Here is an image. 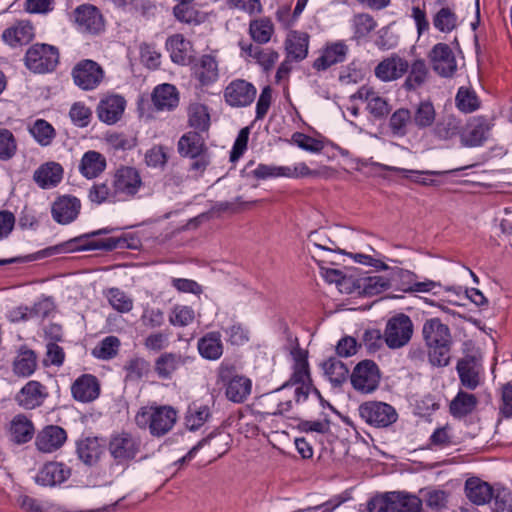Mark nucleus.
Segmentation results:
<instances>
[{
	"label": "nucleus",
	"instance_id": "obj_32",
	"mask_svg": "<svg viewBox=\"0 0 512 512\" xmlns=\"http://www.w3.org/2000/svg\"><path fill=\"white\" fill-rule=\"evenodd\" d=\"M207 151L203 137L197 131L182 135L178 141V152L183 157H195Z\"/></svg>",
	"mask_w": 512,
	"mask_h": 512
},
{
	"label": "nucleus",
	"instance_id": "obj_30",
	"mask_svg": "<svg viewBox=\"0 0 512 512\" xmlns=\"http://www.w3.org/2000/svg\"><path fill=\"white\" fill-rule=\"evenodd\" d=\"M105 168V157L94 150L84 153L79 164V172L87 179H94L98 177Z\"/></svg>",
	"mask_w": 512,
	"mask_h": 512
},
{
	"label": "nucleus",
	"instance_id": "obj_20",
	"mask_svg": "<svg viewBox=\"0 0 512 512\" xmlns=\"http://www.w3.org/2000/svg\"><path fill=\"white\" fill-rule=\"evenodd\" d=\"M59 49L56 46L36 43L25 54V64H58Z\"/></svg>",
	"mask_w": 512,
	"mask_h": 512
},
{
	"label": "nucleus",
	"instance_id": "obj_57",
	"mask_svg": "<svg viewBox=\"0 0 512 512\" xmlns=\"http://www.w3.org/2000/svg\"><path fill=\"white\" fill-rule=\"evenodd\" d=\"M353 28L355 37L363 38L376 28V22L369 14H357L353 18Z\"/></svg>",
	"mask_w": 512,
	"mask_h": 512
},
{
	"label": "nucleus",
	"instance_id": "obj_43",
	"mask_svg": "<svg viewBox=\"0 0 512 512\" xmlns=\"http://www.w3.org/2000/svg\"><path fill=\"white\" fill-rule=\"evenodd\" d=\"M461 121L454 115H447L439 120L434 129V135L441 140H448L461 133Z\"/></svg>",
	"mask_w": 512,
	"mask_h": 512
},
{
	"label": "nucleus",
	"instance_id": "obj_5",
	"mask_svg": "<svg viewBox=\"0 0 512 512\" xmlns=\"http://www.w3.org/2000/svg\"><path fill=\"white\" fill-rule=\"evenodd\" d=\"M493 120L486 116H473L468 119L460 133V142L464 147H479L489 140Z\"/></svg>",
	"mask_w": 512,
	"mask_h": 512
},
{
	"label": "nucleus",
	"instance_id": "obj_54",
	"mask_svg": "<svg viewBox=\"0 0 512 512\" xmlns=\"http://www.w3.org/2000/svg\"><path fill=\"white\" fill-rule=\"evenodd\" d=\"M311 385L309 365L293 366V373L290 379L284 383L276 392L288 391L293 386Z\"/></svg>",
	"mask_w": 512,
	"mask_h": 512
},
{
	"label": "nucleus",
	"instance_id": "obj_9",
	"mask_svg": "<svg viewBox=\"0 0 512 512\" xmlns=\"http://www.w3.org/2000/svg\"><path fill=\"white\" fill-rule=\"evenodd\" d=\"M108 450L117 464H124L135 458L140 450V441L130 433L121 432L111 436Z\"/></svg>",
	"mask_w": 512,
	"mask_h": 512
},
{
	"label": "nucleus",
	"instance_id": "obj_18",
	"mask_svg": "<svg viewBox=\"0 0 512 512\" xmlns=\"http://www.w3.org/2000/svg\"><path fill=\"white\" fill-rule=\"evenodd\" d=\"M33 38L34 28L27 20L17 21L2 33L4 42L12 47L28 44Z\"/></svg>",
	"mask_w": 512,
	"mask_h": 512
},
{
	"label": "nucleus",
	"instance_id": "obj_27",
	"mask_svg": "<svg viewBox=\"0 0 512 512\" xmlns=\"http://www.w3.org/2000/svg\"><path fill=\"white\" fill-rule=\"evenodd\" d=\"M351 98L367 101V109L375 118H383L390 111L388 102L368 87H361Z\"/></svg>",
	"mask_w": 512,
	"mask_h": 512
},
{
	"label": "nucleus",
	"instance_id": "obj_13",
	"mask_svg": "<svg viewBox=\"0 0 512 512\" xmlns=\"http://www.w3.org/2000/svg\"><path fill=\"white\" fill-rule=\"evenodd\" d=\"M48 397L47 388L39 381H28L16 394L15 401L24 409L41 406Z\"/></svg>",
	"mask_w": 512,
	"mask_h": 512
},
{
	"label": "nucleus",
	"instance_id": "obj_10",
	"mask_svg": "<svg viewBox=\"0 0 512 512\" xmlns=\"http://www.w3.org/2000/svg\"><path fill=\"white\" fill-rule=\"evenodd\" d=\"M77 28L85 33L97 35L104 31L105 21L100 10L90 4H83L74 10Z\"/></svg>",
	"mask_w": 512,
	"mask_h": 512
},
{
	"label": "nucleus",
	"instance_id": "obj_46",
	"mask_svg": "<svg viewBox=\"0 0 512 512\" xmlns=\"http://www.w3.org/2000/svg\"><path fill=\"white\" fill-rule=\"evenodd\" d=\"M29 131L41 146H49L56 136L54 127L44 119H37Z\"/></svg>",
	"mask_w": 512,
	"mask_h": 512
},
{
	"label": "nucleus",
	"instance_id": "obj_12",
	"mask_svg": "<svg viewBox=\"0 0 512 512\" xmlns=\"http://www.w3.org/2000/svg\"><path fill=\"white\" fill-rule=\"evenodd\" d=\"M81 210L80 200L72 195L59 196L52 204L51 214L54 221L61 225L70 224Z\"/></svg>",
	"mask_w": 512,
	"mask_h": 512
},
{
	"label": "nucleus",
	"instance_id": "obj_26",
	"mask_svg": "<svg viewBox=\"0 0 512 512\" xmlns=\"http://www.w3.org/2000/svg\"><path fill=\"white\" fill-rule=\"evenodd\" d=\"M493 487L479 478H469L465 482L467 498L475 505H484L492 500Z\"/></svg>",
	"mask_w": 512,
	"mask_h": 512
},
{
	"label": "nucleus",
	"instance_id": "obj_36",
	"mask_svg": "<svg viewBox=\"0 0 512 512\" xmlns=\"http://www.w3.org/2000/svg\"><path fill=\"white\" fill-rule=\"evenodd\" d=\"M10 433L14 442L18 444L26 443L34 435L33 423L25 415H16L11 421Z\"/></svg>",
	"mask_w": 512,
	"mask_h": 512
},
{
	"label": "nucleus",
	"instance_id": "obj_48",
	"mask_svg": "<svg viewBox=\"0 0 512 512\" xmlns=\"http://www.w3.org/2000/svg\"><path fill=\"white\" fill-rule=\"evenodd\" d=\"M173 15L179 22L198 25L202 22L200 12L191 3L177 2L173 7Z\"/></svg>",
	"mask_w": 512,
	"mask_h": 512
},
{
	"label": "nucleus",
	"instance_id": "obj_56",
	"mask_svg": "<svg viewBox=\"0 0 512 512\" xmlns=\"http://www.w3.org/2000/svg\"><path fill=\"white\" fill-rule=\"evenodd\" d=\"M492 499V512H512V491L509 488L497 487L493 491Z\"/></svg>",
	"mask_w": 512,
	"mask_h": 512
},
{
	"label": "nucleus",
	"instance_id": "obj_3",
	"mask_svg": "<svg viewBox=\"0 0 512 512\" xmlns=\"http://www.w3.org/2000/svg\"><path fill=\"white\" fill-rule=\"evenodd\" d=\"M218 379L225 388L226 398L233 403H244L251 394V379L237 374L233 366L222 363L219 367Z\"/></svg>",
	"mask_w": 512,
	"mask_h": 512
},
{
	"label": "nucleus",
	"instance_id": "obj_38",
	"mask_svg": "<svg viewBox=\"0 0 512 512\" xmlns=\"http://www.w3.org/2000/svg\"><path fill=\"white\" fill-rule=\"evenodd\" d=\"M348 47L343 41L329 43L325 46L320 57L314 64H337L346 60Z\"/></svg>",
	"mask_w": 512,
	"mask_h": 512
},
{
	"label": "nucleus",
	"instance_id": "obj_11",
	"mask_svg": "<svg viewBox=\"0 0 512 512\" xmlns=\"http://www.w3.org/2000/svg\"><path fill=\"white\" fill-rule=\"evenodd\" d=\"M256 93V87L252 83L243 79H236L225 88L224 98L231 107H247L255 100Z\"/></svg>",
	"mask_w": 512,
	"mask_h": 512
},
{
	"label": "nucleus",
	"instance_id": "obj_44",
	"mask_svg": "<svg viewBox=\"0 0 512 512\" xmlns=\"http://www.w3.org/2000/svg\"><path fill=\"white\" fill-rule=\"evenodd\" d=\"M249 33L255 42L264 44L270 41L274 33V25L266 17L255 19L250 22Z\"/></svg>",
	"mask_w": 512,
	"mask_h": 512
},
{
	"label": "nucleus",
	"instance_id": "obj_62",
	"mask_svg": "<svg viewBox=\"0 0 512 512\" xmlns=\"http://www.w3.org/2000/svg\"><path fill=\"white\" fill-rule=\"evenodd\" d=\"M125 370L127 379L139 380L149 372V363L143 358H134L128 361Z\"/></svg>",
	"mask_w": 512,
	"mask_h": 512
},
{
	"label": "nucleus",
	"instance_id": "obj_28",
	"mask_svg": "<svg viewBox=\"0 0 512 512\" xmlns=\"http://www.w3.org/2000/svg\"><path fill=\"white\" fill-rule=\"evenodd\" d=\"M63 177V168L56 162L41 165L34 173L35 182L43 189L57 186Z\"/></svg>",
	"mask_w": 512,
	"mask_h": 512
},
{
	"label": "nucleus",
	"instance_id": "obj_63",
	"mask_svg": "<svg viewBox=\"0 0 512 512\" xmlns=\"http://www.w3.org/2000/svg\"><path fill=\"white\" fill-rule=\"evenodd\" d=\"M422 502L414 496L398 492L396 512H421Z\"/></svg>",
	"mask_w": 512,
	"mask_h": 512
},
{
	"label": "nucleus",
	"instance_id": "obj_40",
	"mask_svg": "<svg viewBox=\"0 0 512 512\" xmlns=\"http://www.w3.org/2000/svg\"><path fill=\"white\" fill-rule=\"evenodd\" d=\"M188 124L199 132H205L210 127L208 108L201 103H192L188 107Z\"/></svg>",
	"mask_w": 512,
	"mask_h": 512
},
{
	"label": "nucleus",
	"instance_id": "obj_60",
	"mask_svg": "<svg viewBox=\"0 0 512 512\" xmlns=\"http://www.w3.org/2000/svg\"><path fill=\"white\" fill-rule=\"evenodd\" d=\"M429 58L433 64H454L455 62L453 51L446 43H437L430 51Z\"/></svg>",
	"mask_w": 512,
	"mask_h": 512
},
{
	"label": "nucleus",
	"instance_id": "obj_23",
	"mask_svg": "<svg viewBox=\"0 0 512 512\" xmlns=\"http://www.w3.org/2000/svg\"><path fill=\"white\" fill-rule=\"evenodd\" d=\"M309 35L305 32L291 31L285 41L287 58L291 61L300 62L308 54Z\"/></svg>",
	"mask_w": 512,
	"mask_h": 512
},
{
	"label": "nucleus",
	"instance_id": "obj_2",
	"mask_svg": "<svg viewBox=\"0 0 512 512\" xmlns=\"http://www.w3.org/2000/svg\"><path fill=\"white\" fill-rule=\"evenodd\" d=\"M177 411L169 405H150L142 407L135 416L138 427L148 428L153 436L167 434L175 425Z\"/></svg>",
	"mask_w": 512,
	"mask_h": 512
},
{
	"label": "nucleus",
	"instance_id": "obj_34",
	"mask_svg": "<svg viewBox=\"0 0 512 512\" xmlns=\"http://www.w3.org/2000/svg\"><path fill=\"white\" fill-rule=\"evenodd\" d=\"M398 492H388L376 495L366 505L361 506L360 512H396Z\"/></svg>",
	"mask_w": 512,
	"mask_h": 512
},
{
	"label": "nucleus",
	"instance_id": "obj_64",
	"mask_svg": "<svg viewBox=\"0 0 512 512\" xmlns=\"http://www.w3.org/2000/svg\"><path fill=\"white\" fill-rule=\"evenodd\" d=\"M16 151V142L11 131L0 129V159H10Z\"/></svg>",
	"mask_w": 512,
	"mask_h": 512
},
{
	"label": "nucleus",
	"instance_id": "obj_14",
	"mask_svg": "<svg viewBox=\"0 0 512 512\" xmlns=\"http://www.w3.org/2000/svg\"><path fill=\"white\" fill-rule=\"evenodd\" d=\"M66 440L67 433L62 427L48 425L37 434L35 445L43 453H52L60 449Z\"/></svg>",
	"mask_w": 512,
	"mask_h": 512
},
{
	"label": "nucleus",
	"instance_id": "obj_24",
	"mask_svg": "<svg viewBox=\"0 0 512 512\" xmlns=\"http://www.w3.org/2000/svg\"><path fill=\"white\" fill-rule=\"evenodd\" d=\"M242 174L246 178H252L256 180H267L270 178H278L284 177V175H290L288 166H276L260 163L254 167V161L247 163L245 168L242 170Z\"/></svg>",
	"mask_w": 512,
	"mask_h": 512
},
{
	"label": "nucleus",
	"instance_id": "obj_55",
	"mask_svg": "<svg viewBox=\"0 0 512 512\" xmlns=\"http://www.w3.org/2000/svg\"><path fill=\"white\" fill-rule=\"evenodd\" d=\"M110 305L121 313H127L133 308L132 299L119 288H111L106 294Z\"/></svg>",
	"mask_w": 512,
	"mask_h": 512
},
{
	"label": "nucleus",
	"instance_id": "obj_22",
	"mask_svg": "<svg viewBox=\"0 0 512 512\" xmlns=\"http://www.w3.org/2000/svg\"><path fill=\"white\" fill-rule=\"evenodd\" d=\"M166 49L170 53V58L174 64H185L186 61L192 62V44L182 34H174L168 37Z\"/></svg>",
	"mask_w": 512,
	"mask_h": 512
},
{
	"label": "nucleus",
	"instance_id": "obj_51",
	"mask_svg": "<svg viewBox=\"0 0 512 512\" xmlns=\"http://www.w3.org/2000/svg\"><path fill=\"white\" fill-rule=\"evenodd\" d=\"M88 199L97 205L104 202H118L111 189V183L108 184L107 182L94 183L88 191Z\"/></svg>",
	"mask_w": 512,
	"mask_h": 512
},
{
	"label": "nucleus",
	"instance_id": "obj_41",
	"mask_svg": "<svg viewBox=\"0 0 512 512\" xmlns=\"http://www.w3.org/2000/svg\"><path fill=\"white\" fill-rule=\"evenodd\" d=\"M323 369L330 382L335 386H341L349 377L348 367L335 357L329 358L323 363Z\"/></svg>",
	"mask_w": 512,
	"mask_h": 512
},
{
	"label": "nucleus",
	"instance_id": "obj_29",
	"mask_svg": "<svg viewBox=\"0 0 512 512\" xmlns=\"http://www.w3.org/2000/svg\"><path fill=\"white\" fill-rule=\"evenodd\" d=\"M197 348L199 354L204 359L218 360L224 350L220 332L212 331L206 333L198 340Z\"/></svg>",
	"mask_w": 512,
	"mask_h": 512
},
{
	"label": "nucleus",
	"instance_id": "obj_21",
	"mask_svg": "<svg viewBox=\"0 0 512 512\" xmlns=\"http://www.w3.org/2000/svg\"><path fill=\"white\" fill-rule=\"evenodd\" d=\"M74 83L83 90L95 89L104 77L101 66H75L72 71Z\"/></svg>",
	"mask_w": 512,
	"mask_h": 512
},
{
	"label": "nucleus",
	"instance_id": "obj_7",
	"mask_svg": "<svg viewBox=\"0 0 512 512\" xmlns=\"http://www.w3.org/2000/svg\"><path fill=\"white\" fill-rule=\"evenodd\" d=\"M360 417L370 426L385 428L397 420L396 410L389 404L377 401H367L359 406Z\"/></svg>",
	"mask_w": 512,
	"mask_h": 512
},
{
	"label": "nucleus",
	"instance_id": "obj_31",
	"mask_svg": "<svg viewBox=\"0 0 512 512\" xmlns=\"http://www.w3.org/2000/svg\"><path fill=\"white\" fill-rule=\"evenodd\" d=\"M185 364V358L179 353H162L154 364V370L160 379H170L173 373Z\"/></svg>",
	"mask_w": 512,
	"mask_h": 512
},
{
	"label": "nucleus",
	"instance_id": "obj_45",
	"mask_svg": "<svg viewBox=\"0 0 512 512\" xmlns=\"http://www.w3.org/2000/svg\"><path fill=\"white\" fill-rule=\"evenodd\" d=\"M241 48L243 54L255 59L256 64H275L279 58V54L270 48H261L253 44L242 45Z\"/></svg>",
	"mask_w": 512,
	"mask_h": 512
},
{
	"label": "nucleus",
	"instance_id": "obj_15",
	"mask_svg": "<svg viewBox=\"0 0 512 512\" xmlns=\"http://www.w3.org/2000/svg\"><path fill=\"white\" fill-rule=\"evenodd\" d=\"M125 107L126 100L122 96L111 95L100 100L96 113L100 121L112 125L121 119Z\"/></svg>",
	"mask_w": 512,
	"mask_h": 512
},
{
	"label": "nucleus",
	"instance_id": "obj_1",
	"mask_svg": "<svg viewBox=\"0 0 512 512\" xmlns=\"http://www.w3.org/2000/svg\"><path fill=\"white\" fill-rule=\"evenodd\" d=\"M422 336L430 364L433 367L449 365L453 340L448 325L437 317L427 319L422 327Z\"/></svg>",
	"mask_w": 512,
	"mask_h": 512
},
{
	"label": "nucleus",
	"instance_id": "obj_39",
	"mask_svg": "<svg viewBox=\"0 0 512 512\" xmlns=\"http://www.w3.org/2000/svg\"><path fill=\"white\" fill-rule=\"evenodd\" d=\"M477 403L475 395L459 391L450 403V412L454 417L462 418L472 413Z\"/></svg>",
	"mask_w": 512,
	"mask_h": 512
},
{
	"label": "nucleus",
	"instance_id": "obj_37",
	"mask_svg": "<svg viewBox=\"0 0 512 512\" xmlns=\"http://www.w3.org/2000/svg\"><path fill=\"white\" fill-rule=\"evenodd\" d=\"M436 119V111L430 100L420 101L414 108L412 114V123L418 129L431 127Z\"/></svg>",
	"mask_w": 512,
	"mask_h": 512
},
{
	"label": "nucleus",
	"instance_id": "obj_35",
	"mask_svg": "<svg viewBox=\"0 0 512 512\" xmlns=\"http://www.w3.org/2000/svg\"><path fill=\"white\" fill-rule=\"evenodd\" d=\"M211 411L210 407L206 404L199 402H193L188 406L185 414L186 427L195 431L204 425V423L210 418Z\"/></svg>",
	"mask_w": 512,
	"mask_h": 512
},
{
	"label": "nucleus",
	"instance_id": "obj_59",
	"mask_svg": "<svg viewBox=\"0 0 512 512\" xmlns=\"http://www.w3.org/2000/svg\"><path fill=\"white\" fill-rule=\"evenodd\" d=\"M292 141L299 148L311 153H319L324 149L323 141L301 132H295L292 135Z\"/></svg>",
	"mask_w": 512,
	"mask_h": 512
},
{
	"label": "nucleus",
	"instance_id": "obj_16",
	"mask_svg": "<svg viewBox=\"0 0 512 512\" xmlns=\"http://www.w3.org/2000/svg\"><path fill=\"white\" fill-rule=\"evenodd\" d=\"M105 446L95 436H88L76 442V453L79 460L87 466L96 465L104 454Z\"/></svg>",
	"mask_w": 512,
	"mask_h": 512
},
{
	"label": "nucleus",
	"instance_id": "obj_52",
	"mask_svg": "<svg viewBox=\"0 0 512 512\" xmlns=\"http://www.w3.org/2000/svg\"><path fill=\"white\" fill-rule=\"evenodd\" d=\"M433 25L441 32H451L457 25V16L449 7H442L433 18Z\"/></svg>",
	"mask_w": 512,
	"mask_h": 512
},
{
	"label": "nucleus",
	"instance_id": "obj_47",
	"mask_svg": "<svg viewBox=\"0 0 512 512\" xmlns=\"http://www.w3.org/2000/svg\"><path fill=\"white\" fill-rule=\"evenodd\" d=\"M477 94L466 87H460L455 97L456 107L463 113H472L480 107Z\"/></svg>",
	"mask_w": 512,
	"mask_h": 512
},
{
	"label": "nucleus",
	"instance_id": "obj_25",
	"mask_svg": "<svg viewBox=\"0 0 512 512\" xmlns=\"http://www.w3.org/2000/svg\"><path fill=\"white\" fill-rule=\"evenodd\" d=\"M151 99L155 109L158 111H171L179 103L177 90L171 84H161L155 87Z\"/></svg>",
	"mask_w": 512,
	"mask_h": 512
},
{
	"label": "nucleus",
	"instance_id": "obj_50",
	"mask_svg": "<svg viewBox=\"0 0 512 512\" xmlns=\"http://www.w3.org/2000/svg\"><path fill=\"white\" fill-rule=\"evenodd\" d=\"M412 123V114L409 109H397L390 117L389 127L396 136H405L407 134V126Z\"/></svg>",
	"mask_w": 512,
	"mask_h": 512
},
{
	"label": "nucleus",
	"instance_id": "obj_17",
	"mask_svg": "<svg viewBox=\"0 0 512 512\" xmlns=\"http://www.w3.org/2000/svg\"><path fill=\"white\" fill-rule=\"evenodd\" d=\"M73 397L80 402H91L100 393L97 378L91 374H83L78 377L71 386Z\"/></svg>",
	"mask_w": 512,
	"mask_h": 512
},
{
	"label": "nucleus",
	"instance_id": "obj_58",
	"mask_svg": "<svg viewBox=\"0 0 512 512\" xmlns=\"http://www.w3.org/2000/svg\"><path fill=\"white\" fill-rule=\"evenodd\" d=\"M69 116L74 125L83 128L89 125L92 111L84 103L76 102L71 106Z\"/></svg>",
	"mask_w": 512,
	"mask_h": 512
},
{
	"label": "nucleus",
	"instance_id": "obj_42",
	"mask_svg": "<svg viewBox=\"0 0 512 512\" xmlns=\"http://www.w3.org/2000/svg\"><path fill=\"white\" fill-rule=\"evenodd\" d=\"M457 372L461 384L469 390H474L479 385V373L472 359H461L457 363Z\"/></svg>",
	"mask_w": 512,
	"mask_h": 512
},
{
	"label": "nucleus",
	"instance_id": "obj_6",
	"mask_svg": "<svg viewBox=\"0 0 512 512\" xmlns=\"http://www.w3.org/2000/svg\"><path fill=\"white\" fill-rule=\"evenodd\" d=\"M413 334V323L409 316L400 313L390 318L384 331V341L391 349L405 346Z\"/></svg>",
	"mask_w": 512,
	"mask_h": 512
},
{
	"label": "nucleus",
	"instance_id": "obj_61",
	"mask_svg": "<svg viewBox=\"0 0 512 512\" xmlns=\"http://www.w3.org/2000/svg\"><path fill=\"white\" fill-rule=\"evenodd\" d=\"M195 313L191 307L176 306L169 316V322L173 326H187L194 321Z\"/></svg>",
	"mask_w": 512,
	"mask_h": 512
},
{
	"label": "nucleus",
	"instance_id": "obj_53",
	"mask_svg": "<svg viewBox=\"0 0 512 512\" xmlns=\"http://www.w3.org/2000/svg\"><path fill=\"white\" fill-rule=\"evenodd\" d=\"M120 347V340L115 336L105 337L94 349L93 355L102 360L115 357Z\"/></svg>",
	"mask_w": 512,
	"mask_h": 512
},
{
	"label": "nucleus",
	"instance_id": "obj_4",
	"mask_svg": "<svg viewBox=\"0 0 512 512\" xmlns=\"http://www.w3.org/2000/svg\"><path fill=\"white\" fill-rule=\"evenodd\" d=\"M111 189L117 201L134 197L142 186L139 171L131 166H121L111 176Z\"/></svg>",
	"mask_w": 512,
	"mask_h": 512
},
{
	"label": "nucleus",
	"instance_id": "obj_33",
	"mask_svg": "<svg viewBox=\"0 0 512 512\" xmlns=\"http://www.w3.org/2000/svg\"><path fill=\"white\" fill-rule=\"evenodd\" d=\"M13 373L18 377H29L37 368L36 353L25 347H22L13 361Z\"/></svg>",
	"mask_w": 512,
	"mask_h": 512
},
{
	"label": "nucleus",
	"instance_id": "obj_49",
	"mask_svg": "<svg viewBox=\"0 0 512 512\" xmlns=\"http://www.w3.org/2000/svg\"><path fill=\"white\" fill-rule=\"evenodd\" d=\"M358 287L365 296H374L390 287V282L383 276H369L360 280Z\"/></svg>",
	"mask_w": 512,
	"mask_h": 512
},
{
	"label": "nucleus",
	"instance_id": "obj_19",
	"mask_svg": "<svg viewBox=\"0 0 512 512\" xmlns=\"http://www.w3.org/2000/svg\"><path fill=\"white\" fill-rule=\"evenodd\" d=\"M70 476V469L63 463H46L36 475V482L42 486H55L61 484Z\"/></svg>",
	"mask_w": 512,
	"mask_h": 512
},
{
	"label": "nucleus",
	"instance_id": "obj_8",
	"mask_svg": "<svg viewBox=\"0 0 512 512\" xmlns=\"http://www.w3.org/2000/svg\"><path fill=\"white\" fill-rule=\"evenodd\" d=\"M353 388L363 394L375 391L380 382V371L372 360L359 362L350 375Z\"/></svg>",
	"mask_w": 512,
	"mask_h": 512
}]
</instances>
